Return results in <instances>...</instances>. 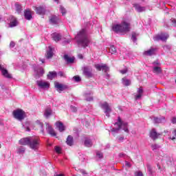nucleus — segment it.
Returning a JSON list of instances; mask_svg holds the SVG:
<instances>
[{
  "instance_id": "obj_1",
  "label": "nucleus",
  "mask_w": 176,
  "mask_h": 176,
  "mask_svg": "<svg viewBox=\"0 0 176 176\" xmlns=\"http://www.w3.org/2000/svg\"><path fill=\"white\" fill-rule=\"evenodd\" d=\"M75 39L77 41L78 46H82V47H87L89 43H90V40L87 36V32L86 30H81L75 37Z\"/></svg>"
},
{
  "instance_id": "obj_2",
  "label": "nucleus",
  "mask_w": 176,
  "mask_h": 176,
  "mask_svg": "<svg viewBox=\"0 0 176 176\" xmlns=\"http://www.w3.org/2000/svg\"><path fill=\"white\" fill-rule=\"evenodd\" d=\"M112 31L116 34H127L130 32V23L124 21L120 24H114L112 26Z\"/></svg>"
},
{
  "instance_id": "obj_3",
  "label": "nucleus",
  "mask_w": 176,
  "mask_h": 176,
  "mask_svg": "<svg viewBox=\"0 0 176 176\" xmlns=\"http://www.w3.org/2000/svg\"><path fill=\"white\" fill-rule=\"evenodd\" d=\"M115 126H118V128H113L111 129L112 133H119L120 129H123L125 133H129V124H127V122H123L122 119H120V117H118V120L115 123Z\"/></svg>"
},
{
  "instance_id": "obj_4",
  "label": "nucleus",
  "mask_w": 176,
  "mask_h": 176,
  "mask_svg": "<svg viewBox=\"0 0 176 176\" xmlns=\"http://www.w3.org/2000/svg\"><path fill=\"white\" fill-rule=\"evenodd\" d=\"M40 142L37 137H32L29 143V147L33 151H38L39 149Z\"/></svg>"
},
{
  "instance_id": "obj_5",
  "label": "nucleus",
  "mask_w": 176,
  "mask_h": 176,
  "mask_svg": "<svg viewBox=\"0 0 176 176\" xmlns=\"http://www.w3.org/2000/svg\"><path fill=\"white\" fill-rule=\"evenodd\" d=\"M13 116L15 119H17V120H23L24 119L25 116V112L24 111L18 109L16 110H14L12 112Z\"/></svg>"
},
{
  "instance_id": "obj_6",
  "label": "nucleus",
  "mask_w": 176,
  "mask_h": 176,
  "mask_svg": "<svg viewBox=\"0 0 176 176\" xmlns=\"http://www.w3.org/2000/svg\"><path fill=\"white\" fill-rule=\"evenodd\" d=\"M100 108H102V109L104 110V112L106 116H107V118H109V113L112 112V109L110 107L109 104H108V102H104L100 104Z\"/></svg>"
},
{
  "instance_id": "obj_7",
  "label": "nucleus",
  "mask_w": 176,
  "mask_h": 176,
  "mask_svg": "<svg viewBox=\"0 0 176 176\" xmlns=\"http://www.w3.org/2000/svg\"><path fill=\"white\" fill-rule=\"evenodd\" d=\"M36 85L39 89H43V90L49 89L50 87V82L45 81L43 80H39L36 81Z\"/></svg>"
},
{
  "instance_id": "obj_8",
  "label": "nucleus",
  "mask_w": 176,
  "mask_h": 176,
  "mask_svg": "<svg viewBox=\"0 0 176 176\" xmlns=\"http://www.w3.org/2000/svg\"><path fill=\"white\" fill-rule=\"evenodd\" d=\"M154 41H167L168 39V34L167 33H161L153 37Z\"/></svg>"
},
{
  "instance_id": "obj_9",
  "label": "nucleus",
  "mask_w": 176,
  "mask_h": 176,
  "mask_svg": "<svg viewBox=\"0 0 176 176\" xmlns=\"http://www.w3.org/2000/svg\"><path fill=\"white\" fill-rule=\"evenodd\" d=\"M92 71L93 70L91 69V67H85L83 68L82 73L85 78H93Z\"/></svg>"
},
{
  "instance_id": "obj_10",
  "label": "nucleus",
  "mask_w": 176,
  "mask_h": 176,
  "mask_svg": "<svg viewBox=\"0 0 176 176\" xmlns=\"http://www.w3.org/2000/svg\"><path fill=\"white\" fill-rule=\"evenodd\" d=\"M43 74H45V70L42 67H39L34 69V76L36 79H38L43 76Z\"/></svg>"
},
{
  "instance_id": "obj_11",
  "label": "nucleus",
  "mask_w": 176,
  "mask_h": 176,
  "mask_svg": "<svg viewBox=\"0 0 176 176\" xmlns=\"http://www.w3.org/2000/svg\"><path fill=\"white\" fill-rule=\"evenodd\" d=\"M95 68H96L98 71H104V72H108V71H109V67H108L107 65L97 64L95 65Z\"/></svg>"
},
{
  "instance_id": "obj_12",
  "label": "nucleus",
  "mask_w": 176,
  "mask_h": 176,
  "mask_svg": "<svg viewBox=\"0 0 176 176\" xmlns=\"http://www.w3.org/2000/svg\"><path fill=\"white\" fill-rule=\"evenodd\" d=\"M54 85H55V87H56L57 91H58L59 93H61V91H64V90H65V89H67V86H65L63 84H60V82H55Z\"/></svg>"
},
{
  "instance_id": "obj_13",
  "label": "nucleus",
  "mask_w": 176,
  "mask_h": 176,
  "mask_svg": "<svg viewBox=\"0 0 176 176\" xmlns=\"http://www.w3.org/2000/svg\"><path fill=\"white\" fill-rule=\"evenodd\" d=\"M46 130L48 134H50L52 137H56L57 135V134L54 131V129H53V128L52 127V126H50L49 123L46 124Z\"/></svg>"
},
{
  "instance_id": "obj_14",
  "label": "nucleus",
  "mask_w": 176,
  "mask_h": 176,
  "mask_svg": "<svg viewBox=\"0 0 176 176\" xmlns=\"http://www.w3.org/2000/svg\"><path fill=\"white\" fill-rule=\"evenodd\" d=\"M0 71H1V74L4 78L12 79V74H9L6 69L3 68L1 65H0Z\"/></svg>"
},
{
  "instance_id": "obj_15",
  "label": "nucleus",
  "mask_w": 176,
  "mask_h": 176,
  "mask_svg": "<svg viewBox=\"0 0 176 176\" xmlns=\"http://www.w3.org/2000/svg\"><path fill=\"white\" fill-rule=\"evenodd\" d=\"M32 137L23 138L19 140L20 145H30Z\"/></svg>"
},
{
  "instance_id": "obj_16",
  "label": "nucleus",
  "mask_w": 176,
  "mask_h": 176,
  "mask_svg": "<svg viewBox=\"0 0 176 176\" xmlns=\"http://www.w3.org/2000/svg\"><path fill=\"white\" fill-rule=\"evenodd\" d=\"M37 14H45L46 13V8L45 6L35 7Z\"/></svg>"
},
{
  "instance_id": "obj_17",
  "label": "nucleus",
  "mask_w": 176,
  "mask_h": 176,
  "mask_svg": "<svg viewBox=\"0 0 176 176\" xmlns=\"http://www.w3.org/2000/svg\"><path fill=\"white\" fill-rule=\"evenodd\" d=\"M153 123H155V124H156L157 123H165L166 118H164V117H161V118L153 117Z\"/></svg>"
},
{
  "instance_id": "obj_18",
  "label": "nucleus",
  "mask_w": 176,
  "mask_h": 176,
  "mask_svg": "<svg viewBox=\"0 0 176 176\" xmlns=\"http://www.w3.org/2000/svg\"><path fill=\"white\" fill-rule=\"evenodd\" d=\"M138 94L135 96V99L140 100L141 97H142V94H144V89H142V87H140L137 90Z\"/></svg>"
},
{
  "instance_id": "obj_19",
  "label": "nucleus",
  "mask_w": 176,
  "mask_h": 176,
  "mask_svg": "<svg viewBox=\"0 0 176 176\" xmlns=\"http://www.w3.org/2000/svg\"><path fill=\"white\" fill-rule=\"evenodd\" d=\"M56 126L57 129H58V131L60 133H63V131H65V126H64V124L63 122L58 121L56 122Z\"/></svg>"
},
{
  "instance_id": "obj_20",
  "label": "nucleus",
  "mask_w": 176,
  "mask_h": 176,
  "mask_svg": "<svg viewBox=\"0 0 176 176\" xmlns=\"http://www.w3.org/2000/svg\"><path fill=\"white\" fill-rule=\"evenodd\" d=\"M136 12H138V13H141L142 12H145L146 10V8L145 7H142L140 6V4H134L133 5Z\"/></svg>"
},
{
  "instance_id": "obj_21",
  "label": "nucleus",
  "mask_w": 176,
  "mask_h": 176,
  "mask_svg": "<svg viewBox=\"0 0 176 176\" xmlns=\"http://www.w3.org/2000/svg\"><path fill=\"white\" fill-rule=\"evenodd\" d=\"M60 19L56 15H52L50 17V22L51 24H58Z\"/></svg>"
},
{
  "instance_id": "obj_22",
  "label": "nucleus",
  "mask_w": 176,
  "mask_h": 176,
  "mask_svg": "<svg viewBox=\"0 0 176 176\" xmlns=\"http://www.w3.org/2000/svg\"><path fill=\"white\" fill-rule=\"evenodd\" d=\"M159 135H160V134L157 133L155 129H152L150 132V137L152 140H157Z\"/></svg>"
},
{
  "instance_id": "obj_23",
  "label": "nucleus",
  "mask_w": 176,
  "mask_h": 176,
  "mask_svg": "<svg viewBox=\"0 0 176 176\" xmlns=\"http://www.w3.org/2000/svg\"><path fill=\"white\" fill-rule=\"evenodd\" d=\"M156 53V49L155 48H151L150 50L145 51L144 52V56H153Z\"/></svg>"
},
{
  "instance_id": "obj_24",
  "label": "nucleus",
  "mask_w": 176,
  "mask_h": 176,
  "mask_svg": "<svg viewBox=\"0 0 176 176\" xmlns=\"http://www.w3.org/2000/svg\"><path fill=\"white\" fill-rule=\"evenodd\" d=\"M84 97L86 101H93V96H91V91L85 93Z\"/></svg>"
},
{
  "instance_id": "obj_25",
  "label": "nucleus",
  "mask_w": 176,
  "mask_h": 176,
  "mask_svg": "<svg viewBox=\"0 0 176 176\" xmlns=\"http://www.w3.org/2000/svg\"><path fill=\"white\" fill-rule=\"evenodd\" d=\"M49 50L47 51V54L45 56L46 58H52L53 57V48L52 46L48 47Z\"/></svg>"
},
{
  "instance_id": "obj_26",
  "label": "nucleus",
  "mask_w": 176,
  "mask_h": 176,
  "mask_svg": "<svg viewBox=\"0 0 176 176\" xmlns=\"http://www.w3.org/2000/svg\"><path fill=\"white\" fill-rule=\"evenodd\" d=\"M52 36L55 42H58V41H61V34L58 33H54L52 34Z\"/></svg>"
},
{
  "instance_id": "obj_27",
  "label": "nucleus",
  "mask_w": 176,
  "mask_h": 176,
  "mask_svg": "<svg viewBox=\"0 0 176 176\" xmlns=\"http://www.w3.org/2000/svg\"><path fill=\"white\" fill-rule=\"evenodd\" d=\"M24 16L26 20H30L31 19H32V14H31V11H30L29 10H25Z\"/></svg>"
},
{
  "instance_id": "obj_28",
  "label": "nucleus",
  "mask_w": 176,
  "mask_h": 176,
  "mask_svg": "<svg viewBox=\"0 0 176 176\" xmlns=\"http://www.w3.org/2000/svg\"><path fill=\"white\" fill-rule=\"evenodd\" d=\"M122 83L124 86H130L131 85V80L127 79L126 77H124L122 79Z\"/></svg>"
},
{
  "instance_id": "obj_29",
  "label": "nucleus",
  "mask_w": 176,
  "mask_h": 176,
  "mask_svg": "<svg viewBox=\"0 0 176 176\" xmlns=\"http://www.w3.org/2000/svg\"><path fill=\"white\" fill-rule=\"evenodd\" d=\"M16 152L19 155H24L25 153V147L23 146L17 147Z\"/></svg>"
},
{
  "instance_id": "obj_30",
  "label": "nucleus",
  "mask_w": 176,
  "mask_h": 176,
  "mask_svg": "<svg viewBox=\"0 0 176 176\" xmlns=\"http://www.w3.org/2000/svg\"><path fill=\"white\" fill-rule=\"evenodd\" d=\"M66 144L67 145H69V146H72V145L74 144V137H72V135H68L66 140Z\"/></svg>"
},
{
  "instance_id": "obj_31",
  "label": "nucleus",
  "mask_w": 176,
  "mask_h": 176,
  "mask_svg": "<svg viewBox=\"0 0 176 176\" xmlns=\"http://www.w3.org/2000/svg\"><path fill=\"white\" fill-rule=\"evenodd\" d=\"M84 144L87 148H90V147L93 146V142H91V140H90V139H85V140L84 142Z\"/></svg>"
},
{
  "instance_id": "obj_32",
  "label": "nucleus",
  "mask_w": 176,
  "mask_h": 176,
  "mask_svg": "<svg viewBox=\"0 0 176 176\" xmlns=\"http://www.w3.org/2000/svg\"><path fill=\"white\" fill-rule=\"evenodd\" d=\"M51 115H52V109H50V108L45 109V112H44V116L47 118Z\"/></svg>"
},
{
  "instance_id": "obj_33",
  "label": "nucleus",
  "mask_w": 176,
  "mask_h": 176,
  "mask_svg": "<svg viewBox=\"0 0 176 176\" xmlns=\"http://www.w3.org/2000/svg\"><path fill=\"white\" fill-rule=\"evenodd\" d=\"M64 58L67 64H72V63H74V58H71L68 55H65Z\"/></svg>"
},
{
  "instance_id": "obj_34",
  "label": "nucleus",
  "mask_w": 176,
  "mask_h": 176,
  "mask_svg": "<svg viewBox=\"0 0 176 176\" xmlns=\"http://www.w3.org/2000/svg\"><path fill=\"white\" fill-rule=\"evenodd\" d=\"M57 76V73L54 72H50L49 74H47L48 79H50L51 80L54 79V78H56Z\"/></svg>"
},
{
  "instance_id": "obj_35",
  "label": "nucleus",
  "mask_w": 176,
  "mask_h": 176,
  "mask_svg": "<svg viewBox=\"0 0 176 176\" xmlns=\"http://www.w3.org/2000/svg\"><path fill=\"white\" fill-rule=\"evenodd\" d=\"M36 123L38 127H40L41 131L42 133H45V129L43 128V124L42 122H41L40 120H37V121L36 122Z\"/></svg>"
},
{
  "instance_id": "obj_36",
  "label": "nucleus",
  "mask_w": 176,
  "mask_h": 176,
  "mask_svg": "<svg viewBox=\"0 0 176 176\" xmlns=\"http://www.w3.org/2000/svg\"><path fill=\"white\" fill-rule=\"evenodd\" d=\"M153 72L158 75V74L162 73V68L160 67H154L153 69Z\"/></svg>"
},
{
  "instance_id": "obj_37",
  "label": "nucleus",
  "mask_w": 176,
  "mask_h": 176,
  "mask_svg": "<svg viewBox=\"0 0 176 176\" xmlns=\"http://www.w3.org/2000/svg\"><path fill=\"white\" fill-rule=\"evenodd\" d=\"M15 8L17 12V13L20 14L21 13V10H23L21 5L19 3H15Z\"/></svg>"
},
{
  "instance_id": "obj_38",
  "label": "nucleus",
  "mask_w": 176,
  "mask_h": 176,
  "mask_svg": "<svg viewBox=\"0 0 176 176\" xmlns=\"http://www.w3.org/2000/svg\"><path fill=\"white\" fill-rule=\"evenodd\" d=\"M109 53L111 54H116V48L115 47V45H111L109 48Z\"/></svg>"
},
{
  "instance_id": "obj_39",
  "label": "nucleus",
  "mask_w": 176,
  "mask_h": 176,
  "mask_svg": "<svg viewBox=\"0 0 176 176\" xmlns=\"http://www.w3.org/2000/svg\"><path fill=\"white\" fill-rule=\"evenodd\" d=\"M17 25V20L16 19H14L10 23V27L13 28L16 27Z\"/></svg>"
},
{
  "instance_id": "obj_40",
  "label": "nucleus",
  "mask_w": 176,
  "mask_h": 176,
  "mask_svg": "<svg viewBox=\"0 0 176 176\" xmlns=\"http://www.w3.org/2000/svg\"><path fill=\"white\" fill-rule=\"evenodd\" d=\"M151 148L153 151H157V149L160 148V146H159V144H152Z\"/></svg>"
},
{
  "instance_id": "obj_41",
  "label": "nucleus",
  "mask_w": 176,
  "mask_h": 176,
  "mask_svg": "<svg viewBox=\"0 0 176 176\" xmlns=\"http://www.w3.org/2000/svg\"><path fill=\"white\" fill-rule=\"evenodd\" d=\"M137 34L135 32H133L132 33V36H131V39L133 41V42H135L137 41Z\"/></svg>"
},
{
  "instance_id": "obj_42",
  "label": "nucleus",
  "mask_w": 176,
  "mask_h": 176,
  "mask_svg": "<svg viewBox=\"0 0 176 176\" xmlns=\"http://www.w3.org/2000/svg\"><path fill=\"white\" fill-rule=\"evenodd\" d=\"M172 134L173 135V136H170V139L174 141V140H176V129L172 132Z\"/></svg>"
},
{
  "instance_id": "obj_43",
  "label": "nucleus",
  "mask_w": 176,
  "mask_h": 176,
  "mask_svg": "<svg viewBox=\"0 0 176 176\" xmlns=\"http://www.w3.org/2000/svg\"><path fill=\"white\" fill-rule=\"evenodd\" d=\"M60 12L62 13L63 16H64V14H65V13H67L65 8H64V7L60 6Z\"/></svg>"
},
{
  "instance_id": "obj_44",
  "label": "nucleus",
  "mask_w": 176,
  "mask_h": 176,
  "mask_svg": "<svg viewBox=\"0 0 176 176\" xmlns=\"http://www.w3.org/2000/svg\"><path fill=\"white\" fill-rule=\"evenodd\" d=\"M96 156L97 157H98L99 159H102L103 157V155H102V153L100 152V151H98L96 153Z\"/></svg>"
},
{
  "instance_id": "obj_45",
  "label": "nucleus",
  "mask_w": 176,
  "mask_h": 176,
  "mask_svg": "<svg viewBox=\"0 0 176 176\" xmlns=\"http://www.w3.org/2000/svg\"><path fill=\"white\" fill-rule=\"evenodd\" d=\"M73 79H74L75 82H80L81 79L79 77V76H75L73 77Z\"/></svg>"
},
{
  "instance_id": "obj_46",
  "label": "nucleus",
  "mask_w": 176,
  "mask_h": 176,
  "mask_svg": "<svg viewBox=\"0 0 176 176\" xmlns=\"http://www.w3.org/2000/svg\"><path fill=\"white\" fill-rule=\"evenodd\" d=\"M55 151L56 153H61V148L59 146H55Z\"/></svg>"
},
{
  "instance_id": "obj_47",
  "label": "nucleus",
  "mask_w": 176,
  "mask_h": 176,
  "mask_svg": "<svg viewBox=\"0 0 176 176\" xmlns=\"http://www.w3.org/2000/svg\"><path fill=\"white\" fill-rule=\"evenodd\" d=\"M120 72L122 75H124V74H127V68H125L124 69L120 70Z\"/></svg>"
},
{
  "instance_id": "obj_48",
  "label": "nucleus",
  "mask_w": 176,
  "mask_h": 176,
  "mask_svg": "<svg viewBox=\"0 0 176 176\" xmlns=\"http://www.w3.org/2000/svg\"><path fill=\"white\" fill-rule=\"evenodd\" d=\"M170 21L172 23V25H173L174 27H176V19H170Z\"/></svg>"
},
{
  "instance_id": "obj_49",
  "label": "nucleus",
  "mask_w": 176,
  "mask_h": 176,
  "mask_svg": "<svg viewBox=\"0 0 176 176\" xmlns=\"http://www.w3.org/2000/svg\"><path fill=\"white\" fill-rule=\"evenodd\" d=\"M14 46H16V43H14V41H11L10 43V49H13V47H14Z\"/></svg>"
},
{
  "instance_id": "obj_50",
  "label": "nucleus",
  "mask_w": 176,
  "mask_h": 176,
  "mask_svg": "<svg viewBox=\"0 0 176 176\" xmlns=\"http://www.w3.org/2000/svg\"><path fill=\"white\" fill-rule=\"evenodd\" d=\"M70 108H71L72 112H76V111H78L76 107L71 106Z\"/></svg>"
},
{
  "instance_id": "obj_51",
  "label": "nucleus",
  "mask_w": 176,
  "mask_h": 176,
  "mask_svg": "<svg viewBox=\"0 0 176 176\" xmlns=\"http://www.w3.org/2000/svg\"><path fill=\"white\" fill-rule=\"evenodd\" d=\"M71 42V40L68 39V40H65L63 41V45H67V43H69Z\"/></svg>"
},
{
  "instance_id": "obj_52",
  "label": "nucleus",
  "mask_w": 176,
  "mask_h": 176,
  "mask_svg": "<svg viewBox=\"0 0 176 176\" xmlns=\"http://www.w3.org/2000/svg\"><path fill=\"white\" fill-rule=\"evenodd\" d=\"M171 122H172V123H173V124H176V118H175V117H173V118H172Z\"/></svg>"
},
{
  "instance_id": "obj_53",
  "label": "nucleus",
  "mask_w": 176,
  "mask_h": 176,
  "mask_svg": "<svg viewBox=\"0 0 176 176\" xmlns=\"http://www.w3.org/2000/svg\"><path fill=\"white\" fill-rule=\"evenodd\" d=\"M126 154L123 153H121L119 154V157H126Z\"/></svg>"
},
{
  "instance_id": "obj_54",
  "label": "nucleus",
  "mask_w": 176,
  "mask_h": 176,
  "mask_svg": "<svg viewBox=\"0 0 176 176\" xmlns=\"http://www.w3.org/2000/svg\"><path fill=\"white\" fill-rule=\"evenodd\" d=\"M125 166H127V167H131V164L129 162H125Z\"/></svg>"
},
{
  "instance_id": "obj_55",
  "label": "nucleus",
  "mask_w": 176,
  "mask_h": 176,
  "mask_svg": "<svg viewBox=\"0 0 176 176\" xmlns=\"http://www.w3.org/2000/svg\"><path fill=\"white\" fill-rule=\"evenodd\" d=\"M148 170L150 174H152V168H151L150 166H148Z\"/></svg>"
},
{
  "instance_id": "obj_56",
  "label": "nucleus",
  "mask_w": 176,
  "mask_h": 176,
  "mask_svg": "<svg viewBox=\"0 0 176 176\" xmlns=\"http://www.w3.org/2000/svg\"><path fill=\"white\" fill-rule=\"evenodd\" d=\"M136 176H144V175H142V172H138Z\"/></svg>"
},
{
  "instance_id": "obj_57",
  "label": "nucleus",
  "mask_w": 176,
  "mask_h": 176,
  "mask_svg": "<svg viewBox=\"0 0 176 176\" xmlns=\"http://www.w3.org/2000/svg\"><path fill=\"white\" fill-rule=\"evenodd\" d=\"M123 140H124V137H121V138H120L118 139V141H119L120 142H122V141H123Z\"/></svg>"
},
{
  "instance_id": "obj_58",
  "label": "nucleus",
  "mask_w": 176,
  "mask_h": 176,
  "mask_svg": "<svg viewBox=\"0 0 176 176\" xmlns=\"http://www.w3.org/2000/svg\"><path fill=\"white\" fill-rule=\"evenodd\" d=\"M58 75H59L60 76H63V75H64V73H63L62 72H59L58 73Z\"/></svg>"
},
{
  "instance_id": "obj_59",
  "label": "nucleus",
  "mask_w": 176,
  "mask_h": 176,
  "mask_svg": "<svg viewBox=\"0 0 176 176\" xmlns=\"http://www.w3.org/2000/svg\"><path fill=\"white\" fill-rule=\"evenodd\" d=\"M154 65H159V62L155 61L153 63Z\"/></svg>"
},
{
  "instance_id": "obj_60",
  "label": "nucleus",
  "mask_w": 176,
  "mask_h": 176,
  "mask_svg": "<svg viewBox=\"0 0 176 176\" xmlns=\"http://www.w3.org/2000/svg\"><path fill=\"white\" fill-rule=\"evenodd\" d=\"M79 58H83V55L82 54H78Z\"/></svg>"
},
{
  "instance_id": "obj_61",
  "label": "nucleus",
  "mask_w": 176,
  "mask_h": 176,
  "mask_svg": "<svg viewBox=\"0 0 176 176\" xmlns=\"http://www.w3.org/2000/svg\"><path fill=\"white\" fill-rule=\"evenodd\" d=\"M40 61H41L43 64L45 63V59H40Z\"/></svg>"
},
{
  "instance_id": "obj_62",
  "label": "nucleus",
  "mask_w": 176,
  "mask_h": 176,
  "mask_svg": "<svg viewBox=\"0 0 176 176\" xmlns=\"http://www.w3.org/2000/svg\"><path fill=\"white\" fill-rule=\"evenodd\" d=\"M171 160H173V159L170 158L169 159V162H168V164H171Z\"/></svg>"
},
{
  "instance_id": "obj_63",
  "label": "nucleus",
  "mask_w": 176,
  "mask_h": 176,
  "mask_svg": "<svg viewBox=\"0 0 176 176\" xmlns=\"http://www.w3.org/2000/svg\"><path fill=\"white\" fill-rule=\"evenodd\" d=\"M55 176H64L63 174L55 175Z\"/></svg>"
},
{
  "instance_id": "obj_64",
  "label": "nucleus",
  "mask_w": 176,
  "mask_h": 176,
  "mask_svg": "<svg viewBox=\"0 0 176 176\" xmlns=\"http://www.w3.org/2000/svg\"><path fill=\"white\" fill-rule=\"evenodd\" d=\"M81 173H82V174H86V171H85V170H82Z\"/></svg>"
}]
</instances>
